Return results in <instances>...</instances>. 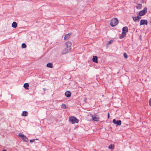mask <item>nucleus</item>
I'll use <instances>...</instances> for the list:
<instances>
[{
	"label": "nucleus",
	"mask_w": 151,
	"mask_h": 151,
	"mask_svg": "<svg viewBox=\"0 0 151 151\" xmlns=\"http://www.w3.org/2000/svg\"><path fill=\"white\" fill-rule=\"evenodd\" d=\"M43 89L44 91H45V88H43Z\"/></svg>",
	"instance_id": "29"
},
{
	"label": "nucleus",
	"mask_w": 151,
	"mask_h": 151,
	"mask_svg": "<svg viewBox=\"0 0 151 151\" xmlns=\"http://www.w3.org/2000/svg\"><path fill=\"white\" fill-rule=\"evenodd\" d=\"M18 135L24 141L26 142H28V139L27 138V137L25 136L22 134L19 133V134Z\"/></svg>",
	"instance_id": "5"
},
{
	"label": "nucleus",
	"mask_w": 151,
	"mask_h": 151,
	"mask_svg": "<svg viewBox=\"0 0 151 151\" xmlns=\"http://www.w3.org/2000/svg\"><path fill=\"white\" fill-rule=\"evenodd\" d=\"M65 44L66 45L67 48H68V50H70L71 43L70 42L68 41L65 42Z\"/></svg>",
	"instance_id": "8"
},
{
	"label": "nucleus",
	"mask_w": 151,
	"mask_h": 151,
	"mask_svg": "<svg viewBox=\"0 0 151 151\" xmlns=\"http://www.w3.org/2000/svg\"><path fill=\"white\" fill-rule=\"evenodd\" d=\"M148 22L147 20L144 19H141L140 21V25H143L144 24L147 25Z\"/></svg>",
	"instance_id": "7"
},
{
	"label": "nucleus",
	"mask_w": 151,
	"mask_h": 151,
	"mask_svg": "<svg viewBox=\"0 0 151 151\" xmlns=\"http://www.w3.org/2000/svg\"><path fill=\"white\" fill-rule=\"evenodd\" d=\"M2 151H6V150H2Z\"/></svg>",
	"instance_id": "31"
},
{
	"label": "nucleus",
	"mask_w": 151,
	"mask_h": 151,
	"mask_svg": "<svg viewBox=\"0 0 151 151\" xmlns=\"http://www.w3.org/2000/svg\"><path fill=\"white\" fill-rule=\"evenodd\" d=\"M137 18L138 19V21H139V19L141 18V17H139V16L137 15Z\"/></svg>",
	"instance_id": "24"
},
{
	"label": "nucleus",
	"mask_w": 151,
	"mask_h": 151,
	"mask_svg": "<svg viewBox=\"0 0 151 151\" xmlns=\"http://www.w3.org/2000/svg\"><path fill=\"white\" fill-rule=\"evenodd\" d=\"M71 33H69L65 35L64 39L65 40H68L70 37V35H71Z\"/></svg>",
	"instance_id": "10"
},
{
	"label": "nucleus",
	"mask_w": 151,
	"mask_h": 151,
	"mask_svg": "<svg viewBox=\"0 0 151 151\" xmlns=\"http://www.w3.org/2000/svg\"><path fill=\"white\" fill-rule=\"evenodd\" d=\"M133 18V20L135 21V22H137V21H138V19L137 18V17H132Z\"/></svg>",
	"instance_id": "21"
},
{
	"label": "nucleus",
	"mask_w": 151,
	"mask_h": 151,
	"mask_svg": "<svg viewBox=\"0 0 151 151\" xmlns=\"http://www.w3.org/2000/svg\"><path fill=\"white\" fill-rule=\"evenodd\" d=\"M17 26V24L16 22H14L12 24V27L14 28H16Z\"/></svg>",
	"instance_id": "14"
},
{
	"label": "nucleus",
	"mask_w": 151,
	"mask_h": 151,
	"mask_svg": "<svg viewBox=\"0 0 151 151\" xmlns=\"http://www.w3.org/2000/svg\"><path fill=\"white\" fill-rule=\"evenodd\" d=\"M124 56L125 58H127L128 57V55L127 54L125 53H124Z\"/></svg>",
	"instance_id": "23"
},
{
	"label": "nucleus",
	"mask_w": 151,
	"mask_h": 151,
	"mask_svg": "<svg viewBox=\"0 0 151 151\" xmlns=\"http://www.w3.org/2000/svg\"><path fill=\"white\" fill-rule=\"evenodd\" d=\"M142 6L141 4H138L136 6V8L137 9H140L141 8Z\"/></svg>",
	"instance_id": "19"
},
{
	"label": "nucleus",
	"mask_w": 151,
	"mask_h": 151,
	"mask_svg": "<svg viewBox=\"0 0 151 151\" xmlns=\"http://www.w3.org/2000/svg\"><path fill=\"white\" fill-rule=\"evenodd\" d=\"M112 42V40H111L109 41L108 42V44H111V43Z\"/></svg>",
	"instance_id": "27"
},
{
	"label": "nucleus",
	"mask_w": 151,
	"mask_h": 151,
	"mask_svg": "<svg viewBox=\"0 0 151 151\" xmlns=\"http://www.w3.org/2000/svg\"><path fill=\"white\" fill-rule=\"evenodd\" d=\"M113 123L117 126H119L121 124V121L120 120H116L114 119L113 120Z\"/></svg>",
	"instance_id": "6"
},
{
	"label": "nucleus",
	"mask_w": 151,
	"mask_h": 151,
	"mask_svg": "<svg viewBox=\"0 0 151 151\" xmlns=\"http://www.w3.org/2000/svg\"><path fill=\"white\" fill-rule=\"evenodd\" d=\"M69 121L73 124L77 123L78 122V120L74 116L70 117L69 119Z\"/></svg>",
	"instance_id": "2"
},
{
	"label": "nucleus",
	"mask_w": 151,
	"mask_h": 151,
	"mask_svg": "<svg viewBox=\"0 0 151 151\" xmlns=\"http://www.w3.org/2000/svg\"><path fill=\"white\" fill-rule=\"evenodd\" d=\"M92 119L94 121L98 122L99 120V118L96 115H94L91 116Z\"/></svg>",
	"instance_id": "9"
},
{
	"label": "nucleus",
	"mask_w": 151,
	"mask_h": 151,
	"mask_svg": "<svg viewBox=\"0 0 151 151\" xmlns=\"http://www.w3.org/2000/svg\"><path fill=\"white\" fill-rule=\"evenodd\" d=\"M109 113H108V118H109Z\"/></svg>",
	"instance_id": "28"
},
{
	"label": "nucleus",
	"mask_w": 151,
	"mask_h": 151,
	"mask_svg": "<svg viewBox=\"0 0 151 151\" xmlns=\"http://www.w3.org/2000/svg\"><path fill=\"white\" fill-rule=\"evenodd\" d=\"M128 31V29L127 27H124L122 28V35L120 36V39H122L126 35V33Z\"/></svg>",
	"instance_id": "1"
},
{
	"label": "nucleus",
	"mask_w": 151,
	"mask_h": 151,
	"mask_svg": "<svg viewBox=\"0 0 151 151\" xmlns=\"http://www.w3.org/2000/svg\"><path fill=\"white\" fill-rule=\"evenodd\" d=\"M65 96L67 97H69L71 96V93L69 91H66L65 93Z\"/></svg>",
	"instance_id": "11"
},
{
	"label": "nucleus",
	"mask_w": 151,
	"mask_h": 151,
	"mask_svg": "<svg viewBox=\"0 0 151 151\" xmlns=\"http://www.w3.org/2000/svg\"><path fill=\"white\" fill-rule=\"evenodd\" d=\"M26 44L24 43H23V44H22V48H25L26 47Z\"/></svg>",
	"instance_id": "20"
},
{
	"label": "nucleus",
	"mask_w": 151,
	"mask_h": 151,
	"mask_svg": "<svg viewBox=\"0 0 151 151\" xmlns=\"http://www.w3.org/2000/svg\"><path fill=\"white\" fill-rule=\"evenodd\" d=\"M149 104L150 106H151V98L150 99L149 101Z\"/></svg>",
	"instance_id": "26"
},
{
	"label": "nucleus",
	"mask_w": 151,
	"mask_h": 151,
	"mask_svg": "<svg viewBox=\"0 0 151 151\" xmlns=\"http://www.w3.org/2000/svg\"><path fill=\"white\" fill-rule=\"evenodd\" d=\"M118 22L117 19L116 18H115L111 21L110 23V25L111 26L113 27L117 25Z\"/></svg>",
	"instance_id": "3"
},
{
	"label": "nucleus",
	"mask_w": 151,
	"mask_h": 151,
	"mask_svg": "<svg viewBox=\"0 0 151 151\" xmlns=\"http://www.w3.org/2000/svg\"><path fill=\"white\" fill-rule=\"evenodd\" d=\"M28 113L27 111H23L22 115L23 116H26L27 115Z\"/></svg>",
	"instance_id": "17"
},
{
	"label": "nucleus",
	"mask_w": 151,
	"mask_h": 151,
	"mask_svg": "<svg viewBox=\"0 0 151 151\" xmlns=\"http://www.w3.org/2000/svg\"><path fill=\"white\" fill-rule=\"evenodd\" d=\"M29 87V85L28 83H26L24 84V87L26 89H28V87Z\"/></svg>",
	"instance_id": "15"
},
{
	"label": "nucleus",
	"mask_w": 151,
	"mask_h": 151,
	"mask_svg": "<svg viewBox=\"0 0 151 151\" xmlns=\"http://www.w3.org/2000/svg\"><path fill=\"white\" fill-rule=\"evenodd\" d=\"M147 8L145 7L143 10L141 11L139 13V15L140 16H142L145 15L147 12Z\"/></svg>",
	"instance_id": "4"
},
{
	"label": "nucleus",
	"mask_w": 151,
	"mask_h": 151,
	"mask_svg": "<svg viewBox=\"0 0 151 151\" xmlns=\"http://www.w3.org/2000/svg\"><path fill=\"white\" fill-rule=\"evenodd\" d=\"M61 108L63 109H65L66 108V106L65 104H63L61 105Z\"/></svg>",
	"instance_id": "22"
},
{
	"label": "nucleus",
	"mask_w": 151,
	"mask_h": 151,
	"mask_svg": "<svg viewBox=\"0 0 151 151\" xmlns=\"http://www.w3.org/2000/svg\"><path fill=\"white\" fill-rule=\"evenodd\" d=\"M114 144H110L108 147V148L111 149L113 150L114 149Z\"/></svg>",
	"instance_id": "16"
},
{
	"label": "nucleus",
	"mask_w": 151,
	"mask_h": 151,
	"mask_svg": "<svg viewBox=\"0 0 151 151\" xmlns=\"http://www.w3.org/2000/svg\"><path fill=\"white\" fill-rule=\"evenodd\" d=\"M35 139H31V140H29V142H34L35 141Z\"/></svg>",
	"instance_id": "25"
},
{
	"label": "nucleus",
	"mask_w": 151,
	"mask_h": 151,
	"mask_svg": "<svg viewBox=\"0 0 151 151\" xmlns=\"http://www.w3.org/2000/svg\"><path fill=\"white\" fill-rule=\"evenodd\" d=\"M150 25L151 26V20L150 21Z\"/></svg>",
	"instance_id": "30"
},
{
	"label": "nucleus",
	"mask_w": 151,
	"mask_h": 151,
	"mask_svg": "<svg viewBox=\"0 0 151 151\" xmlns=\"http://www.w3.org/2000/svg\"><path fill=\"white\" fill-rule=\"evenodd\" d=\"M92 60L95 63H97V57L96 56H93L92 58Z\"/></svg>",
	"instance_id": "12"
},
{
	"label": "nucleus",
	"mask_w": 151,
	"mask_h": 151,
	"mask_svg": "<svg viewBox=\"0 0 151 151\" xmlns=\"http://www.w3.org/2000/svg\"><path fill=\"white\" fill-rule=\"evenodd\" d=\"M47 66L50 68H52V64L51 63H49L47 64Z\"/></svg>",
	"instance_id": "18"
},
{
	"label": "nucleus",
	"mask_w": 151,
	"mask_h": 151,
	"mask_svg": "<svg viewBox=\"0 0 151 151\" xmlns=\"http://www.w3.org/2000/svg\"><path fill=\"white\" fill-rule=\"evenodd\" d=\"M70 50H68V48H65L63 50L62 53L63 54H66Z\"/></svg>",
	"instance_id": "13"
}]
</instances>
